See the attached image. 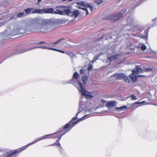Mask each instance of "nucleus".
Listing matches in <instances>:
<instances>
[{
	"label": "nucleus",
	"mask_w": 157,
	"mask_h": 157,
	"mask_svg": "<svg viewBox=\"0 0 157 157\" xmlns=\"http://www.w3.org/2000/svg\"><path fill=\"white\" fill-rule=\"evenodd\" d=\"M84 118L85 117H83L79 120L77 121L76 120L77 118L76 117L73 118L69 122L66 124L64 126L60 128L58 131L52 134L46 135L41 136L28 144L27 145L13 150L10 154L8 155V157H10L13 155H17L25 150L29 146L34 144L41 140L48 138H50L49 136H50V138H57L58 139L59 138V136H60V138H61L63 135L67 132L76 124L78 123L79 121L84 120Z\"/></svg>",
	"instance_id": "f257e3e1"
},
{
	"label": "nucleus",
	"mask_w": 157,
	"mask_h": 157,
	"mask_svg": "<svg viewBox=\"0 0 157 157\" xmlns=\"http://www.w3.org/2000/svg\"><path fill=\"white\" fill-rule=\"evenodd\" d=\"M54 24L48 21L43 22L41 23H35L27 27L24 29L20 28L19 29L14 30L13 35L19 34L24 33L29 34L31 33H45L50 32L54 29Z\"/></svg>",
	"instance_id": "f03ea898"
},
{
	"label": "nucleus",
	"mask_w": 157,
	"mask_h": 157,
	"mask_svg": "<svg viewBox=\"0 0 157 157\" xmlns=\"http://www.w3.org/2000/svg\"><path fill=\"white\" fill-rule=\"evenodd\" d=\"M26 14H29L32 13H38L39 14L51 13L58 14L61 15H67L69 16L74 17L76 18L78 15V10L74 11L73 12L71 10H25Z\"/></svg>",
	"instance_id": "7ed1b4c3"
},
{
	"label": "nucleus",
	"mask_w": 157,
	"mask_h": 157,
	"mask_svg": "<svg viewBox=\"0 0 157 157\" xmlns=\"http://www.w3.org/2000/svg\"><path fill=\"white\" fill-rule=\"evenodd\" d=\"M123 16V14L120 13H117L107 15L103 19L109 21L111 22H114L119 21Z\"/></svg>",
	"instance_id": "20e7f679"
},
{
	"label": "nucleus",
	"mask_w": 157,
	"mask_h": 157,
	"mask_svg": "<svg viewBox=\"0 0 157 157\" xmlns=\"http://www.w3.org/2000/svg\"><path fill=\"white\" fill-rule=\"evenodd\" d=\"M143 72V70L141 68H140L139 66L136 67V69H133L132 71V74L129 75V77L131 78V80L133 82H136L137 80V78L135 74H137L138 73H141Z\"/></svg>",
	"instance_id": "39448f33"
},
{
	"label": "nucleus",
	"mask_w": 157,
	"mask_h": 157,
	"mask_svg": "<svg viewBox=\"0 0 157 157\" xmlns=\"http://www.w3.org/2000/svg\"><path fill=\"white\" fill-rule=\"evenodd\" d=\"M78 85L80 87V89H78V90L81 93L82 95L85 96L86 98L88 99H90L93 98V96L89 94V92L86 91L84 86L80 81H78Z\"/></svg>",
	"instance_id": "423d86ee"
},
{
	"label": "nucleus",
	"mask_w": 157,
	"mask_h": 157,
	"mask_svg": "<svg viewBox=\"0 0 157 157\" xmlns=\"http://www.w3.org/2000/svg\"><path fill=\"white\" fill-rule=\"evenodd\" d=\"M112 76L115 77V78L117 80L123 79L126 83H130L131 82L128 77L126 76L123 73L114 74L112 75Z\"/></svg>",
	"instance_id": "0eeeda50"
},
{
	"label": "nucleus",
	"mask_w": 157,
	"mask_h": 157,
	"mask_svg": "<svg viewBox=\"0 0 157 157\" xmlns=\"http://www.w3.org/2000/svg\"><path fill=\"white\" fill-rule=\"evenodd\" d=\"M116 102L112 101L110 102H108L106 104V106L109 108H111L114 106Z\"/></svg>",
	"instance_id": "6e6552de"
},
{
	"label": "nucleus",
	"mask_w": 157,
	"mask_h": 157,
	"mask_svg": "<svg viewBox=\"0 0 157 157\" xmlns=\"http://www.w3.org/2000/svg\"><path fill=\"white\" fill-rule=\"evenodd\" d=\"M87 8H89L90 9V10H92L93 6H91L90 5L88 4L87 3H86L85 5V6L84 8H79V9H82V10H87Z\"/></svg>",
	"instance_id": "1a4fd4ad"
},
{
	"label": "nucleus",
	"mask_w": 157,
	"mask_h": 157,
	"mask_svg": "<svg viewBox=\"0 0 157 157\" xmlns=\"http://www.w3.org/2000/svg\"><path fill=\"white\" fill-rule=\"evenodd\" d=\"M118 55H115V56H112L108 57V59L110 61H112L114 60L117 59V56Z\"/></svg>",
	"instance_id": "9d476101"
},
{
	"label": "nucleus",
	"mask_w": 157,
	"mask_h": 157,
	"mask_svg": "<svg viewBox=\"0 0 157 157\" xmlns=\"http://www.w3.org/2000/svg\"><path fill=\"white\" fill-rule=\"evenodd\" d=\"M132 46L133 44L131 42H128L127 44V48L130 51L133 50V48L130 47Z\"/></svg>",
	"instance_id": "9b49d317"
},
{
	"label": "nucleus",
	"mask_w": 157,
	"mask_h": 157,
	"mask_svg": "<svg viewBox=\"0 0 157 157\" xmlns=\"http://www.w3.org/2000/svg\"><path fill=\"white\" fill-rule=\"evenodd\" d=\"M88 78L87 77L86 75H83L82 78V80L83 82V84L85 85L86 83V81Z\"/></svg>",
	"instance_id": "f8f14e48"
},
{
	"label": "nucleus",
	"mask_w": 157,
	"mask_h": 157,
	"mask_svg": "<svg viewBox=\"0 0 157 157\" xmlns=\"http://www.w3.org/2000/svg\"><path fill=\"white\" fill-rule=\"evenodd\" d=\"M78 73L77 72H75L74 73L73 78L75 79H77L78 77Z\"/></svg>",
	"instance_id": "ddd939ff"
},
{
	"label": "nucleus",
	"mask_w": 157,
	"mask_h": 157,
	"mask_svg": "<svg viewBox=\"0 0 157 157\" xmlns=\"http://www.w3.org/2000/svg\"><path fill=\"white\" fill-rule=\"evenodd\" d=\"M86 3H85L84 2H77V4L78 5H80V6L84 7L85 6V5L86 4Z\"/></svg>",
	"instance_id": "4468645a"
},
{
	"label": "nucleus",
	"mask_w": 157,
	"mask_h": 157,
	"mask_svg": "<svg viewBox=\"0 0 157 157\" xmlns=\"http://www.w3.org/2000/svg\"><path fill=\"white\" fill-rule=\"evenodd\" d=\"M25 16V13L23 12L19 13L17 15V17H21Z\"/></svg>",
	"instance_id": "2eb2a0df"
},
{
	"label": "nucleus",
	"mask_w": 157,
	"mask_h": 157,
	"mask_svg": "<svg viewBox=\"0 0 157 157\" xmlns=\"http://www.w3.org/2000/svg\"><path fill=\"white\" fill-rule=\"evenodd\" d=\"M94 2L98 5L100 4L102 2V0H94Z\"/></svg>",
	"instance_id": "dca6fc26"
},
{
	"label": "nucleus",
	"mask_w": 157,
	"mask_h": 157,
	"mask_svg": "<svg viewBox=\"0 0 157 157\" xmlns=\"http://www.w3.org/2000/svg\"><path fill=\"white\" fill-rule=\"evenodd\" d=\"M61 139L60 138V136H59V138L58 139L56 140V145H57L58 146L61 147V145L60 143H59V140Z\"/></svg>",
	"instance_id": "f3484780"
},
{
	"label": "nucleus",
	"mask_w": 157,
	"mask_h": 157,
	"mask_svg": "<svg viewBox=\"0 0 157 157\" xmlns=\"http://www.w3.org/2000/svg\"><path fill=\"white\" fill-rule=\"evenodd\" d=\"M127 108V107L125 106H121L119 108H116V109H125Z\"/></svg>",
	"instance_id": "a211bd4d"
},
{
	"label": "nucleus",
	"mask_w": 157,
	"mask_h": 157,
	"mask_svg": "<svg viewBox=\"0 0 157 157\" xmlns=\"http://www.w3.org/2000/svg\"><path fill=\"white\" fill-rule=\"evenodd\" d=\"M131 99L132 100H136L137 99L136 96L134 94H132L131 96Z\"/></svg>",
	"instance_id": "6ab92c4d"
},
{
	"label": "nucleus",
	"mask_w": 157,
	"mask_h": 157,
	"mask_svg": "<svg viewBox=\"0 0 157 157\" xmlns=\"http://www.w3.org/2000/svg\"><path fill=\"white\" fill-rule=\"evenodd\" d=\"M141 49L142 51H144L146 50V47L144 45H142L141 46Z\"/></svg>",
	"instance_id": "aec40b11"
},
{
	"label": "nucleus",
	"mask_w": 157,
	"mask_h": 157,
	"mask_svg": "<svg viewBox=\"0 0 157 157\" xmlns=\"http://www.w3.org/2000/svg\"><path fill=\"white\" fill-rule=\"evenodd\" d=\"M143 70V72H143V70ZM151 70V69L150 68H145V69H144V71H149Z\"/></svg>",
	"instance_id": "412c9836"
},
{
	"label": "nucleus",
	"mask_w": 157,
	"mask_h": 157,
	"mask_svg": "<svg viewBox=\"0 0 157 157\" xmlns=\"http://www.w3.org/2000/svg\"><path fill=\"white\" fill-rule=\"evenodd\" d=\"M64 40V39L61 38V39H59V40H57V41L53 43V44H54V45H55V44H56L58 43L59 42H60V41H61L62 40Z\"/></svg>",
	"instance_id": "4be33fe9"
},
{
	"label": "nucleus",
	"mask_w": 157,
	"mask_h": 157,
	"mask_svg": "<svg viewBox=\"0 0 157 157\" xmlns=\"http://www.w3.org/2000/svg\"><path fill=\"white\" fill-rule=\"evenodd\" d=\"M68 55L71 56V57H73L74 56V54L72 53V52H69L68 53Z\"/></svg>",
	"instance_id": "5701e85b"
},
{
	"label": "nucleus",
	"mask_w": 157,
	"mask_h": 157,
	"mask_svg": "<svg viewBox=\"0 0 157 157\" xmlns=\"http://www.w3.org/2000/svg\"><path fill=\"white\" fill-rule=\"evenodd\" d=\"M98 59V58H97V57H94L92 61V63H94V62H95V61H96L97 60V59Z\"/></svg>",
	"instance_id": "b1692460"
},
{
	"label": "nucleus",
	"mask_w": 157,
	"mask_h": 157,
	"mask_svg": "<svg viewBox=\"0 0 157 157\" xmlns=\"http://www.w3.org/2000/svg\"><path fill=\"white\" fill-rule=\"evenodd\" d=\"M79 73L80 74H83L84 73V71L83 69H81L79 70Z\"/></svg>",
	"instance_id": "393cba45"
},
{
	"label": "nucleus",
	"mask_w": 157,
	"mask_h": 157,
	"mask_svg": "<svg viewBox=\"0 0 157 157\" xmlns=\"http://www.w3.org/2000/svg\"><path fill=\"white\" fill-rule=\"evenodd\" d=\"M92 66L91 65H90L88 67L87 70L88 71H90V70H92Z\"/></svg>",
	"instance_id": "a878e982"
},
{
	"label": "nucleus",
	"mask_w": 157,
	"mask_h": 157,
	"mask_svg": "<svg viewBox=\"0 0 157 157\" xmlns=\"http://www.w3.org/2000/svg\"><path fill=\"white\" fill-rule=\"evenodd\" d=\"M56 143H53V144H52L48 145L47 146L49 147V146H53L56 145Z\"/></svg>",
	"instance_id": "bb28decb"
},
{
	"label": "nucleus",
	"mask_w": 157,
	"mask_h": 157,
	"mask_svg": "<svg viewBox=\"0 0 157 157\" xmlns=\"http://www.w3.org/2000/svg\"><path fill=\"white\" fill-rule=\"evenodd\" d=\"M59 7H62V8L64 9V10H69V9H67V8L65 6H59Z\"/></svg>",
	"instance_id": "cd10ccee"
},
{
	"label": "nucleus",
	"mask_w": 157,
	"mask_h": 157,
	"mask_svg": "<svg viewBox=\"0 0 157 157\" xmlns=\"http://www.w3.org/2000/svg\"><path fill=\"white\" fill-rule=\"evenodd\" d=\"M103 36H102L100 37L99 38L97 39V40L96 41H100V40H101L103 38Z\"/></svg>",
	"instance_id": "c85d7f7f"
},
{
	"label": "nucleus",
	"mask_w": 157,
	"mask_h": 157,
	"mask_svg": "<svg viewBox=\"0 0 157 157\" xmlns=\"http://www.w3.org/2000/svg\"><path fill=\"white\" fill-rule=\"evenodd\" d=\"M49 49H50V50H52L56 51H58V49H56V48H49Z\"/></svg>",
	"instance_id": "c756f323"
},
{
	"label": "nucleus",
	"mask_w": 157,
	"mask_h": 157,
	"mask_svg": "<svg viewBox=\"0 0 157 157\" xmlns=\"http://www.w3.org/2000/svg\"><path fill=\"white\" fill-rule=\"evenodd\" d=\"M142 103V102H135L134 103V105H136V104H140Z\"/></svg>",
	"instance_id": "7c9ffc66"
},
{
	"label": "nucleus",
	"mask_w": 157,
	"mask_h": 157,
	"mask_svg": "<svg viewBox=\"0 0 157 157\" xmlns=\"http://www.w3.org/2000/svg\"><path fill=\"white\" fill-rule=\"evenodd\" d=\"M58 51L59 52L63 53L65 52V51H62V50H58Z\"/></svg>",
	"instance_id": "2f4dec72"
},
{
	"label": "nucleus",
	"mask_w": 157,
	"mask_h": 157,
	"mask_svg": "<svg viewBox=\"0 0 157 157\" xmlns=\"http://www.w3.org/2000/svg\"><path fill=\"white\" fill-rule=\"evenodd\" d=\"M38 48H46L45 47V46H41L40 47H38Z\"/></svg>",
	"instance_id": "473e14b6"
},
{
	"label": "nucleus",
	"mask_w": 157,
	"mask_h": 157,
	"mask_svg": "<svg viewBox=\"0 0 157 157\" xmlns=\"http://www.w3.org/2000/svg\"><path fill=\"white\" fill-rule=\"evenodd\" d=\"M45 42L44 41H41V42H40L38 43V44H44L45 43Z\"/></svg>",
	"instance_id": "72a5a7b5"
},
{
	"label": "nucleus",
	"mask_w": 157,
	"mask_h": 157,
	"mask_svg": "<svg viewBox=\"0 0 157 157\" xmlns=\"http://www.w3.org/2000/svg\"><path fill=\"white\" fill-rule=\"evenodd\" d=\"M42 10H45L44 9H42ZM45 10H53V9L52 8H48L47 9H46Z\"/></svg>",
	"instance_id": "f704fd0d"
},
{
	"label": "nucleus",
	"mask_w": 157,
	"mask_h": 157,
	"mask_svg": "<svg viewBox=\"0 0 157 157\" xmlns=\"http://www.w3.org/2000/svg\"><path fill=\"white\" fill-rule=\"evenodd\" d=\"M24 10H33V8L31 9V8H28L27 9H24Z\"/></svg>",
	"instance_id": "c9c22d12"
},
{
	"label": "nucleus",
	"mask_w": 157,
	"mask_h": 157,
	"mask_svg": "<svg viewBox=\"0 0 157 157\" xmlns=\"http://www.w3.org/2000/svg\"><path fill=\"white\" fill-rule=\"evenodd\" d=\"M86 11V15H87L89 14V13L88 12V10H85Z\"/></svg>",
	"instance_id": "e433bc0d"
},
{
	"label": "nucleus",
	"mask_w": 157,
	"mask_h": 157,
	"mask_svg": "<svg viewBox=\"0 0 157 157\" xmlns=\"http://www.w3.org/2000/svg\"><path fill=\"white\" fill-rule=\"evenodd\" d=\"M157 19V18H155L154 19H152V21H155Z\"/></svg>",
	"instance_id": "4c0bfd02"
},
{
	"label": "nucleus",
	"mask_w": 157,
	"mask_h": 157,
	"mask_svg": "<svg viewBox=\"0 0 157 157\" xmlns=\"http://www.w3.org/2000/svg\"><path fill=\"white\" fill-rule=\"evenodd\" d=\"M145 76V75H139L138 76V77H144Z\"/></svg>",
	"instance_id": "58836bf2"
},
{
	"label": "nucleus",
	"mask_w": 157,
	"mask_h": 157,
	"mask_svg": "<svg viewBox=\"0 0 157 157\" xmlns=\"http://www.w3.org/2000/svg\"><path fill=\"white\" fill-rule=\"evenodd\" d=\"M41 1V0H38V2L39 3Z\"/></svg>",
	"instance_id": "ea45409f"
},
{
	"label": "nucleus",
	"mask_w": 157,
	"mask_h": 157,
	"mask_svg": "<svg viewBox=\"0 0 157 157\" xmlns=\"http://www.w3.org/2000/svg\"><path fill=\"white\" fill-rule=\"evenodd\" d=\"M14 18V17H10V19H13V18Z\"/></svg>",
	"instance_id": "a19ab883"
},
{
	"label": "nucleus",
	"mask_w": 157,
	"mask_h": 157,
	"mask_svg": "<svg viewBox=\"0 0 157 157\" xmlns=\"http://www.w3.org/2000/svg\"><path fill=\"white\" fill-rule=\"evenodd\" d=\"M102 101H103V102H104V100H102Z\"/></svg>",
	"instance_id": "79ce46f5"
},
{
	"label": "nucleus",
	"mask_w": 157,
	"mask_h": 157,
	"mask_svg": "<svg viewBox=\"0 0 157 157\" xmlns=\"http://www.w3.org/2000/svg\"><path fill=\"white\" fill-rule=\"evenodd\" d=\"M35 10H39V9H35Z\"/></svg>",
	"instance_id": "37998d69"
},
{
	"label": "nucleus",
	"mask_w": 157,
	"mask_h": 157,
	"mask_svg": "<svg viewBox=\"0 0 157 157\" xmlns=\"http://www.w3.org/2000/svg\"><path fill=\"white\" fill-rule=\"evenodd\" d=\"M79 112H78L77 114V115L78 114V113H79Z\"/></svg>",
	"instance_id": "c03bdc74"
}]
</instances>
